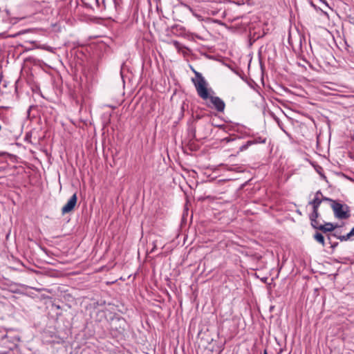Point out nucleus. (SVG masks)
<instances>
[{"label":"nucleus","instance_id":"nucleus-14","mask_svg":"<svg viewBox=\"0 0 354 354\" xmlns=\"http://www.w3.org/2000/svg\"><path fill=\"white\" fill-rule=\"evenodd\" d=\"M322 199V201H330L331 203V204H333V201H335L334 200L330 199V198H327V197H323Z\"/></svg>","mask_w":354,"mask_h":354},{"label":"nucleus","instance_id":"nucleus-5","mask_svg":"<svg viewBox=\"0 0 354 354\" xmlns=\"http://www.w3.org/2000/svg\"><path fill=\"white\" fill-rule=\"evenodd\" d=\"M322 199L320 197H315L314 199L309 202V205H312L313 209H318Z\"/></svg>","mask_w":354,"mask_h":354},{"label":"nucleus","instance_id":"nucleus-7","mask_svg":"<svg viewBox=\"0 0 354 354\" xmlns=\"http://www.w3.org/2000/svg\"><path fill=\"white\" fill-rule=\"evenodd\" d=\"M314 239L318 243L322 244V246L325 245L324 237V236L321 233H319V232L315 233V235H314Z\"/></svg>","mask_w":354,"mask_h":354},{"label":"nucleus","instance_id":"nucleus-13","mask_svg":"<svg viewBox=\"0 0 354 354\" xmlns=\"http://www.w3.org/2000/svg\"><path fill=\"white\" fill-rule=\"evenodd\" d=\"M172 43H173V44H174V46L177 49H180V46H181V45H180V44L178 41H173V42H172Z\"/></svg>","mask_w":354,"mask_h":354},{"label":"nucleus","instance_id":"nucleus-4","mask_svg":"<svg viewBox=\"0 0 354 354\" xmlns=\"http://www.w3.org/2000/svg\"><path fill=\"white\" fill-rule=\"evenodd\" d=\"M337 227V225H333L331 223H326L324 225H322L321 231L323 232H332Z\"/></svg>","mask_w":354,"mask_h":354},{"label":"nucleus","instance_id":"nucleus-10","mask_svg":"<svg viewBox=\"0 0 354 354\" xmlns=\"http://www.w3.org/2000/svg\"><path fill=\"white\" fill-rule=\"evenodd\" d=\"M252 142H253L251 140L248 141L245 145H243L240 147V151L245 150L249 146L252 145Z\"/></svg>","mask_w":354,"mask_h":354},{"label":"nucleus","instance_id":"nucleus-18","mask_svg":"<svg viewBox=\"0 0 354 354\" xmlns=\"http://www.w3.org/2000/svg\"><path fill=\"white\" fill-rule=\"evenodd\" d=\"M1 129H2V127H1V125L0 124V131H1Z\"/></svg>","mask_w":354,"mask_h":354},{"label":"nucleus","instance_id":"nucleus-12","mask_svg":"<svg viewBox=\"0 0 354 354\" xmlns=\"http://www.w3.org/2000/svg\"><path fill=\"white\" fill-rule=\"evenodd\" d=\"M172 43H173V44H174V46L177 49H180V46H181V45H180V44L178 41H173V42H172Z\"/></svg>","mask_w":354,"mask_h":354},{"label":"nucleus","instance_id":"nucleus-6","mask_svg":"<svg viewBox=\"0 0 354 354\" xmlns=\"http://www.w3.org/2000/svg\"><path fill=\"white\" fill-rule=\"evenodd\" d=\"M353 236H354V227L351 229L350 232L348 233L346 235L339 236H337V239H339L341 241H346L349 240Z\"/></svg>","mask_w":354,"mask_h":354},{"label":"nucleus","instance_id":"nucleus-9","mask_svg":"<svg viewBox=\"0 0 354 354\" xmlns=\"http://www.w3.org/2000/svg\"><path fill=\"white\" fill-rule=\"evenodd\" d=\"M318 216H319L318 209H313V212L310 214V221L312 220L317 219Z\"/></svg>","mask_w":354,"mask_h":354},{"label":"nucleus","instance_id":"nucleus-2","mask_svg":"<svg viewBox=\"0 0 354 354\" xmlns=\"http://www.w3.org/2000/svg\"><path fill=\"white\" fill-rule=\"evenodd\" d=\"M331 207L335 216L339 219H346L350 216L349 207L347 205H343L337 201H333Z\"/></svg>","mask_w":354,"mask_h":354},{"label":"nucleus","instance_id":"nucleus-3","mask_svg":"<svg viewBox=\"0 0 354 354\" xmlns=\"http://www.w3.org/2000/svg\"><path fill=\"white\" fill-rule=\"evenodd\" d=\"M77 201V194H74L70 198V199L68 201V202L62 207V214H67V213L71 212L75 207Z\"/></svg>","mask_w":354,"mask_h":354},{"label":"nucleus","instance_id":"nucleus-17","mask_svg":"<svg viewBox=\"0 0 354 354\" xmlns=\"http://www.w3.org/2000/svg\"><path fill=\"white\" fill-rule=\"evenodd\" d=\"M263 354H268L266 351H264Z\"/></svg>","mask_w":354,"mask_h":354},{"label":"nucleus","instance_id":"nucleus-11","mask_svg":"<svg viewBox=\"0 0 354 354\" xmlns=\"http://www.w3.org/2000/svg\"><path fill=\"white\" fill-rule=\"evenodd\" d=\"M252 145L253 144H257V143H265L266 142V139H261V138H257V139H254V140H252Z\"/></svg>","mask_w":354,"mask_h":354},{"label":"nucleus","instance_id":"nucleus-1","mask_svg":"<svg viewBox=\"0 0 354 354\" xmlns=\"http://www.w3.org/2000/svg\"><path fill=\"white\" fill-rule=\"evenodd\" d=\"M195 74V78L192 79V82L196 88L198 95L203 100L209 98L210 102L214 107L219 112H223L225 109V102L218 97L209 96L208 91L207 88V82L201 73L196 71L194 68H192Z\"/></svg>","mask_w":354,"mask_h":354},{"label":"nucleus","instance_id":"nucleus-8","mask_svg":"<svg viewBox=\"0 0 354 354\" xmlns=\"http://www.w3.org/2000/svg\"><path fill=\"white\" fill-rule=\"evenodd\" d=\"M310 223L313 228L321 230V227L322 224L319 223L317 219L312 220Z\"/></svg>","mask_w":354,"mask_h":354},{"label":"nucleus","instance_id":"nucleus-19","mask_svg":"<svg viewBox=\"0 0 354 354\" xmlns=\"http://www.w3.org/2000/svg\"><path fill=\"white\" fill-rule=\"evenodd\" d=\"M95 1H96V2H97V1H98V0H95Z\"/></svg>","mask_w":354,"mask_h":354},{"label":"nucleus","instance_id":"nucleus-16","mask_svg":"<svg viewBox=\"0 0 354 354\" xmlns=\"http://www.w3.org/2000/svg\"><path fill=\"white\" fill-rule=\"evenodd\" d=\"M277 123H278V124H279V127H280V128H281L283 131H285V130H284V129H283V127H282V124H281V122H280L279 120H277Z\"/></svg>","mask_w":354,"mask_h":354},{"label":"nucleus","instance_id":"nucleus-15","mask_svg":"<svg viewBox=\"0 0 354 354\" xmlns=\"http://www.w3.org/2000/svg\"><path fill=\"white\" fill-rule=\"evenodd\" d=\"M322 196V194L321 191H320V190H319V191H317V192L315 193V197H320V196Z\"/></svg>","mask_w":354,"mask_h":354}]
</instances>
